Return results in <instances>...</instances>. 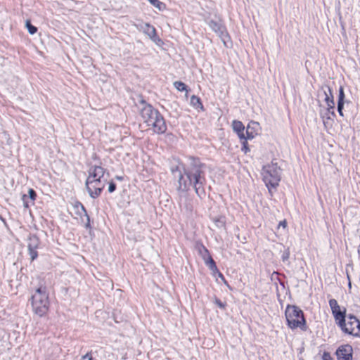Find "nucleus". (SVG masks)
Returning a JSON list of instances; mask_svg holds the SVG:
<instances>
[{"instance_id":"nucleus-1","label":"nucleus","mask_w":360,"mask_h":360,"mask_svg":"<svg viewBox=\"0 0 360 360\" xmlns=\"http://www.w3.org/2000/svg\"><path fill=\"white\" fill-rule=\"evenodd\" d=\"M205 165L199 159L191 157L188 158V163L184 167V174L179 166L172 169L174 177L178 178V189L186 191L190 186H193L196 194L201 197L205 193Z\"/></svg>"},{"instance_id":"nucleus-2","label":"nucleus","mask_w":360,"mask_h":360,"mask_svg":"<svg viewBox=\"0 0 360 360\" xmlns=\"http://www.w3.org/2000/svg\"><path fill=\"white\" fill-rule=\"evenodd\" d=\"M140 115L147 126L150 127L153 131L158 134H162L167 129L165 120L159 112L154 109L151 105L146 103L143 100L141 101Z\"/></svg>"},{"instance_id":"nucleus-3","label":"nucleus","mask_w":360,"mask_h":360,"mask_svg":"<svg viewBox=\"0 0 360 360\" xmlns=\"http://www.w3.org/2000/svg\"><path fill=\"white\" fill-rule=\"evenodd\" d=\"M105 172L104 168L96 165L91 166L89 169L85 184L89 195L93 198L98 197L105 187Z\"/></svg>"},{"instance_id":"nucleus-4","label":"nucleus","mask_w":360,"mask_h":360,"mask_svg":"<svg viewBox=\"0 0 360 360\" xmlns=\"http://www.w3.org/2000/svg\"><path fill=\"white\" fill-rule=\"evenodd\" d=\"M30 300L32 310L37 315L43 316L47 314L50 302L45 286H40L37 288Z\"/></svg>"},{"instance_id":"nucleus-5","label":"nucleus","mask_w":360,"mask_h":360,"mask_svg":"<svg viewBox=\"0 0 360 360\" xmlns=\"http://www.w3.org/2000/svg\"><path fill=\"white\" fill-rule=\"evenodd\" d=\"M285 315L288 326L290 328L293 330L297 328H300L304 330L306 329V321L304 314L299 307L294 305H288Z\"/></svg>"},{"instance_id":"nucleus-6","label":"nucleus","mask_w":360,"mask_h":360,"mask_svg":"<svg viewBox=\"0 0 360 360\" xmlns=\"http://www.w3.org/2000/svg\"><path fill=\"white\" fill-rule=\"evenodd\" d=\"M262 175L269 192L271 188H276L281 181V169L276 163L271 162L263 167Z\"/></svg>"},{"instance_id":"nucleus-7","label":"nucleus","mask_w":360,"mask_h":360,"mask_svg":"<svg viewBox=\"0 0 360 360\" xmlns=\"http://www.w3.org/2000/svg\"><path fill=\"white\" fill-rule=\"evenodd\" d=\"M347 334L358 336L360 334V321L354 315L349 314L344 319L341 324L338 325Z\"/></svg>"},{"instance_id":"nucleus-8","label":"nucleus","mask_w":360,"mask_h":360,"mask_svg":"<svg viewBox=\"0 0 360 360\" xmlns=\"http://www.w3.org/2000/svg\"><path fill=\"white\" fill-rule=\"evenodd\" d=\"M329 305L332 311V314L335 318L336 323L341 324L343 322L344 319L346 318V310L345 309L342 311L340 307L335 299H330L329 300Z\"/></svg>"},{"instance_id":"nucleus-9","label":"nucleus","mask_w":360,"mask_h":360,"mask_svg":"<svg viewBox=\"0 0 360 360\" xmlns=\"http://www.w3.org/2000/svg\"><path fill=\"white\" fill-rule=\"evenodd\" d=\"M137 28L146 34L154 43L159 44L161 39L157 35L155 28L149 23H141L138 25Z\"/></svg>"},{"instance_id":"nucleus-10","label":"nucleus","mask_w":360,"mask_h":360,"mask_svg":"<svg viewBox=\"0 0 360 360\" xmlns=\"http://www.w3.org/2000/svg\"><path fill=\"white\" fill-rule=\"evenodd\" d=\"M352 347L349 345H341L336 350L338 360H352Z\"/></svg>"},{"instance_id":"nucleus-11","label":"nucleus","mask_w":360,"mask_h":360,"mask_svg":"<svg viewBox=\"0 0 360 360\" xmlns=\"http://www.w3.org/2000/svg\"><path fill=\"white\" fill-rule=\"evenodd\" d=\"M198 252L206 266L213 272H219L216 263L209 252L208 249H198Z\"/></svg>"},{"instance_id":"nucleus-12","label":"nucleus","mask_w":360,"mask_h":360,"mask_svg":"<svg viewBox=\"0 0 360 360\" xmlns=\"http://www.w3.org/2000/svg\"><path fill=\"white\" fill-rule=\"evenodd\" d=\"M260 125L257 122L251 121L246 129L245 140L254 139L260 131Z\"/></svg>"},{"instance_id":"nucleus-13","label":"nucleus","mask_w":360,"mask_h":360,"mask_svg":"<svg viewBox=\"0 0 360 360\" xmlns=\"http://www.w3.org/2000/svg\"><path fill=\"white\" fill-rule=\"evenodd\" d=\"M210 219L213 222V225L215 228L221 229L225 228L226 219L224 215H218L214 212H212L210 214Z\"/></svg>"},{"instance_id":"nucleus-14","label":"nucleus","mask_w":360,"mask_h":360,"mask_svg":"<svg viewBox=\"0 0 360 360\" xmlns=\"http://www.w3.org/2000/svg\"><path fill=\"white\" fill-rule=\"evenodd\" d=\"M232 127L233 131L237 133L240 139L245 140V134L244 132L245 127L240 121L234 120L232 122Z\"/></svg>"},{"instance_id":"nucleus-15","label":"nucleus","mask_w":360,"mask_h":360,"mask_svg":"<svg viewBox=\"0 0 360 360\" xmlns=\"http://www.w3.org/2000/svg\"><path fill=\"white\" fill-rule=\"evenodd\" d=\"M323 90L326 96L325 101L328 105V109H333L335 104L330 88L328 86H326L325 87H323Z\"/></svg>"},{"instance_id":"nucleus-16","label":"nucleus","mask_w":360,"mask_h":360,"mask_svg":"<svg viewBox=\"0 0 360 360\" xmlns=\"http://www.w3.org/2000/svg\"><path fill=\"white\" fill-rule=\"evenodd\" d=\"M209 26L213 31H214L218 34L222 35L224 34V27H222L221 24L214 21H210L209 23Z\"/></svg>"},{"instance_id":"nucleus-17","label":"nucleus","mask_w":360,"mask_h":360,"mask_svg":"<svg viewBox=\"0 0 360 360\" xmlns=\"http://www.w3.org/2000/svg\"><path fill=\"white\" fill-rule=\"evenodd\" d=\"M179 205L181 207H184L188 212H191L193 211V205L191 203V200L187 198H180Z\"/></svg>"},{"instance_id":"nucleus-18","label":"nucleus","mask_w":360,"mask_h":360,"mask_svg":"<svg viewBox=\"0 0 360 360\" xmlns=\"http://www.w3.org/2000/svg\"><path fill=\"white\" fill-rule=\"evenodd\" d=\"M190 103L193 107H194L196 109H198V108L202 109L203 108V106L200 101V99L196 96L193 95L191 97Z\"/></svg>"},{"instance_id":"nucleus-19","label":"nucleus","mask_w":360,"mask_h":360,"mask_svg":"<svg viewBox=\"0 0 360 360\" xmlns=\"http://www.w3.org/2000/svg\"><path fill=\"white\" fill-rule=\"evenodd\" d=\"M150 3L160 11H162L166 8L165 4L159 0H150Z\"/></svg>"},{"instance_id":"nucleus-20","label":"nucleus","mask_w":360,"mask_h":360,"mask_svg":"<svg viewBox=\"0 0 360 360\" xmlns=\"http://www.w3.org/2000/svg\"><path fill=\"white\" fill-rule=\"evenodd\" d=\"M25 26L30 34H34L37 32V28L30 23V20H26Z\"/></svg>"},{"instance_id":"nucleus-21","label":"nucleus","mask_w":360,"mask_h":360,"mask_svg":"<svg viewBox=\"0 0 360 360\" xmlns=\"http://www.w3.org/2000/svg\"><path fill=\"white\" fill-rule=\"evenodd\" d=\"M174 86L179 91H187L186 85L181 82L176 81L174 82Z\"/></svg>"},{"instance_id":"nucleus-22","label":"nucleus","mask_w":360,"mask_h":360,"mask_svg":"<svg viewBox=\"0 0 360 360\" xmlns=\"http://www.w3.org/2000/svg\"><path fill=\"white\" fill-rule=\"evenodd\" d=\"M22 200L23 202L24 207L26 208L29 207L31 204L34 203V202H31L30 199V200H28V197L27 195H23L22 196Z\"/></svg>"},{"instance_id":"nucleus-23","label":"nucleus","mask_w":360,"mask_h":360,"mask_svg":"<svg viewBox=\"0 0 360 360\" xmlns=\"http://www.w3.org/2000/svg\"><path fill=\"white\" fill-rule=\"evenodd\" d=\"M214 303L221 309H225L226 307V304L225 302H222L219 299L214 297Z\"/></svg>"},{"instance_id":"nucleus-24","label":"nucleus","mask_w":360,"mask_h":360,"mask_svg":"<svg viewBox=\"0 0 360 360\" xmlns=\"http://www.w3.org/2000/svg\"><path fill=\"white\" fill-rule=\"evenodd\" d=\"M289 257H290V252H289V250L288 249H285L283 253H282V260L283 262H288V259H289Z\"/></svg>"},{"instance_id":"nucleus-25","label":"nucleus","mask_w":360,"mask_h":360,"mask_svg":"<svg viewBox=\"0 0 360 360\" xmlns=\"http://www.w3.org/2000/svg\"><path fill=\"white\" fill-rule=\"evenodd\" d=\"M28 194L29 196L27 197L31 200V202H34L37 196L36 192L33 189L30 188L28 191Z\"/></svg>"},{"instance_id":"nucleus-26","label":"nucleus","mask_w":360,"mask_h":360,"mask_svg":"<svg viewBox=\"0 0 360 360\" xmlns=\"http://www.w3.org/2000/svg\"><path fill=\"white\" fill-rule=\"evenodd\" d=\"M28 251L32 261H33L37 257L38 254L37 252L36 251V249H28Z\"/></svg>"},{"instance_id":"nucleus-27","label":"nucleus","mask_w":360,"mask_h":360,"mask_svg":"<svg viewBox=\"0 0 360 360\" xmlns=\"http://www.w3.org/2000/svg\"><path fill=\"white\" fill-rule=\"evenodd\" d=\"M243 141L242 143H243V146H242L241 150L245 153H247L250 150V149H249V148L248 146V142H247V140H245V139H243Z\"/></svg>"},{"instance_id":"nucleus-28","label":"nucleus","mask_w":360,"mask_h":360,"mask_svg":"<svg viewBox=\"0 0 360 360\" xmlns=\"http://www.w3.org/2000/svg\"><path fill=\"white\" fill-rule=\"evenodd\" d=\"M345 93L343 88L341 86L339 89L338 101H344Z\"/></svg>"},{"instance_id":"nucleus-29","label":"nucleus","mask_w":360,"mask_h":360,"mask_svg":"<svg viewBox=\"0 0 360 360\" xmlns=\"http://www.w3.org/2000/svg\"><path fill=\"white\" fill-rule=\"evenodd\" d=\"M323 360H333L330 354L328 352H325L322 356Z\"/></svg>"},{"instance_id":"nucleus-30","label":"nucleus","mask_w":360,"mask_h":360,"mask_svg":"<svg viewBox=\"0 0 360 360\" xmlns=\"http://www.w3.org/2000/svg\"><path fill=\"white\" fill-rule=\"evenodd\" d=\"M115 188H116V185L114 183L111 182L108 186V191L110 193H112L113 191H115Z\"/></svg>"},{"instance_id":"nucleus-31","label":"nucleus","mask_w":360,"mask_h":360,"mask_svg":"<svg viewBox=\"0 0 360 360\" xmlns=\"http://www.w3.org/2000/svg\"><path fill=\"white\" fill-rule=\"evenodd\" d=\"M80 360H94L89 354H86L82 357Z\"/></svg>"},{"instance_id":"nucleus-32","label":"nucleus","mask_w":360,"mask_h":360,"mask_svg":"<svg viewBox=\"0 0 360 360\" xmlns=\"http://www.w3.org/2000/svg\"><path fill=\"white\" fill-rule=\"evenodd\" d=\"M344 106V101H338V111L342 110Z\"/></svg>"},{"instance_id":"nucleus-33","label":"nucleus","mask_w":360,"mask_h":360,"mask_svg":"<svg viewBox=\"0 0 360 360\" xmlns=\"http://www.w3.org/2000/svg\"><path fill=\"white\" fill-rule=\"evenodd\" d=\"M286 226H287V222L285 220L280 221V223L278 224V228L283 227V229H285Z\"/></svg>"},{"instance_id":"nucleus-34","label":"nucleus","mask_w":360,"mask_h":360,"mask_svg":"<svg viewBox=\"0 0 360 360\" xmlns=\"http://www.w3.org/2000/svg\"><path fill=\"white\" fill-rule=\"evenodd\" d=\"M348 287H349V289H351V288H352V283H351L350 281H349Z\"/></svg>"},{"instance_id":"nucleus-35","label":"nucleus","mask_w":360,"mask_h":360,"mask_svg":"<svg viewBox=\"0 0 360 360\" xmlns=\"http://www.w3.org/2000/svg\"><path fill=\"white\" fill-rule=\"evenodd\" d=\"M340 115L343 116L342 110H340V111H338Z\"/></svg>"},{"instance_id":"nucleus-36","label":"nucleus","mask_w":360,"mask_h":360,"mask_svg":"<svg viewBox=\"0 0 360 360\" xmlns=\"http://www.w3.org/2000/svg\"><path fill=\"white\" fill-rule=\"evenodd\" d=\"M219 276H220V277H221L222 278H224V276H223V275L221 274V273L219 272Z\"/></svg>"},{"instance_id":"nucleus-37","label":"nucleus","mask_w":360,"mask_h":360,"mask_svg":"<svg viewBox=\"0 0 360 360\" xmlns=\"http://www.w3.org/2000/svg\"><path fill=\"white\" fill-rule=\"evenodd\" d=\"M148 1L150 2V0H148Z\"/></svg>"}]
</instances>
